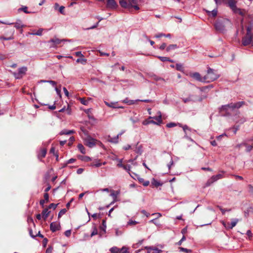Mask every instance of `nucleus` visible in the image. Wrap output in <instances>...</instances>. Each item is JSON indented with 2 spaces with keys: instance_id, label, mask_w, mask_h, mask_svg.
Listing matches in <instances>:
<instances>
[{
  "instance_id": "nucleus-18",
  "label": "nucleus",
  "mask_w": 253,
  "mask_h": 253,
  "mask_svg": "<svg viewBox=\"0 0 253 253\" xmlns=\"http://www.w3.org/2000/svg\"><path fill=\"white\" fill-rule=\"evenodd\" d=\"M13 24H14L15 28L17 29H22L25 27V25L23 24L22 21L20 20H17L16 22Z\"/></svg>"
},
{
  "instance_id": "nucleus-49",
  "label": "nucleus",
  "mask_w": 253,
  "mask_h": 253,
  "mask_svg": "<svg viewBox=\"0 0 253 253\" xmlns=\"http://www.w3.org/2000/svg\"><path fill=\"white\" fill-rule=\"evenodd\" d=\"M179 249L181 251L186 253H190L191 252V251L190 250H188L187 249L184 248L182 247L180 248Z\"/></svg>"
},
{
  "instance_id": "nucleus-21",
  "label": "nucleus",
  "mask_w": 253,
  "mask_h": 253,
  "mask_svg": "<svg viewBox=\"0 0 253 253\" xmlns=\"http://www.w3.org/2000/svg\"><path fill=\"white\" fill-rule=\"evenodd\" d=\"M216 29L219 31H223L224 30V26L220 22H216L215 24Z\"/></svg>"
},
{
  "instance_id": "nucleus-11",
  "label": "nucleus",
  "mask_w": 253,
  "mask_h": 253,
  "mask_svg": "<svg viewBox=\"0 0 253 253\" xmlns=\"http://www.w3.org/2000/svg\"><path fill=\"white\" fill-rule=\"evenodd\" d=\"M155 119L157 122V125H160L162 123V114L161 112L158 111L157 112V116L156 117H150L149 119Z\"/></svg>"
},
{
  "instance_id": "nucleus-12",
  "label": "nucleus",
  "mask_w": 253,
  "mask_h": 253,
  "mask_svg": "<svg viewBox=\"0 0 253 253\" xmlns=\"http://www.w3.org/2000/svg\"><path fill=\"white\" fill-rule=\"evenodd\" d=\"M107 7L111 9H115L117 7V4L114 0H108Z\"/></svg>"
},
{
  "instance_id": "nucleus-3",
  "label": "nucleus",
  "mask_w": 253,
  "mask_h": 253,
  "mask_svg": "<svg viewBox=\"0 0 253 253\" xmlns=\"http://www.w3.org/2000/svg\"><path fill=\"white\" fill-rule=\"evenodd\" d=\"M219 77V75L215 73L212 69H210L208 70L207 75L205 76L204 81L208 82L214 81Z\"/></svg>"
},
{
  "instance_id": "nucleus-8",
  "label": "nucleus",
  "mask_w": 253,
  "mask_h": 253,
  "mask_svg": "<svg viewBox=\"0 0 253 253\" xmlns=\"http://www.w3.org/2000/svg\"><path fill=\"white\" fill-rule=\"evenodd\" d=\"M224 172L222 171L221 173H219L215 175L212 176L207 182V184L210 185L211 184L217 181L218 179L222 178L223 176Z\"/></svg>"
},
{
  "instance_id": "nucleus-51",
  "label": "nucleus",
  "mask_w": 253,
  "mask_h": 253,
  "mask_svg": "<svg viewBox=\"0 0 253 253\" xmlns=\"http://www.w3.org/2000/svg\"><path fill=\"white\" fill-rule=\"evenodd\" d=\"M175 126H176V124L174 123H170L167 125V126L169 128L174 127Z\"/></svg>"
},
{
  "instance_id": "nucleus-25",
  "label": "nucleus",
  "mask_w": 253,
  "mask_h": 253,
  "mask_svg": "<svg viewBox=\"0 0 253 253\" xmlns=\"http://www.w3.org/2000/svg\"><path fill=\"white\" fill-rule=\"evenodd\" d=\"M122 102L127 104L128 105H132L134 104L135 102L137 101V100H129L128 98H126L125 99L122 100Z\"/></svg>"
},
{
  "instance_id": "nucleus-14",
  "label": "nucleus",
  "mask_w": 253,
  "mask_h": 253,
  "mask_svg": "<svg viewBox=\"0 0 253 253\" xmlns=\"http://www.w3.org/2000/svg\"><path fill=\"white\" fill-rule=\"evenodd\" d=\"M111 192L110 196L112 197L113 198V201L110 204V205H112L117 201V198L118 195L120 194V191L112 190Z\"/></svg>"
},
{
  "instance_id": "nucleus-44",
  "label": "nucleus",
  "mask_w": 253,
  "mask_h": 253,
  "mask_svg": "<svg viewBox=\"0 0 253 253\" xmlns=\"http://www.w3.org/2000/svg\"><path fill=\"white\" fill-rule=\"evenodd\" d=\"M79 100H80L82 104L87 105L88 104V101L85 100L84 98H80Z\"/></svg>"
},
{
  "instance_id": "nucleus-47",
  "label": "nucleus",
  "mask_w": 253,
  "mask_h": 253,
  "mask_svg": "<svg viewBox=\"0 0 253 253\" xmlns=\"http://www.w3.org/2000/svg\"><path fill=\"white\" fill-rule=\"evenodd\" d=\"M182 128H183V129L184 131L185 132V134H186V135H185V137H186L187 131V130H190L191 129H190V128H189L188 127V126H186V125L183 126H182Z\"/></svg>"
},
{
  "instance_id": "nucleus-34",
  "label": "nucleus",
  "mask_w": 253,
  "mask_h": 253,
  "mask_svg": "<svg viewBox=\"0 0 253 253\" xmlns=\"http://www.w3.org/2000/svg\"><path fill=\"white\" fill-rule=\"evenodd\" d=\"M43 31L42 29H39L38 31L36 33H29V35H37V36H41L42 35V33Z\"/></svg>"
},
{
  "instance_id": "nucleus-52",
  "label": "nucleus",
  "mask_w": 253,
  "mask_h": 253,
  "mask_svg": "<svg viewBox=\"0 0 253 253\" xmlns=\"http://www.w3.org/2000/svg\"><path fill=\"white\" fill-rule=\"evenodd\" d=\"M119 162V163L117 164V166L120 168H122L123 166L124 165L123 164V160L122 159H119L118 160Z\"/></svg>"
},
{
  "instance_id": "nucleus-60",
  "label": "nucleus",
  "mask_w": 253,
  "mask_h": 253,
  "mask_svg": "<svg viewBox=\"0 0 253 253\" xmlns=\"http://www.w3.org/2000/svg\"><path fill=\"white\" fill-rule=\"evenodd\" d=\"M221 223L222 225L224 226V227L226 228V226L228 225H231L230 223L229 222H226L224 221H221Z\"/></svg>"
},
{
  "instance_id": "nucleus-56",
  "label": "nucleus",
  "mask_w": 253,
  "mask_h": 253,
  "mask_svg": "<svg viewBox=\"0 0 253 253\" xmlns=\"http://www.w3.org/2000/svg\"><path fill=\"white\" fill-rule=\"evenodd\" d=\"M186 239V238L184 236H183L182 238H181V239L177 243V245L178 246H180L181 245L182 242H183L184 241H185Z\"/></svg>"
},
{
  "instance_id": "nucleus-33",
  "label": "nucleus",
  "mask_w": 253,
  "mask_h": 253,
  "mask_svg": "<svg viewBox=\"0 0 253 253\" xmlns=\"http://www.w3.org/2000/svg\"><path fill=\"white\" fill-rule=\"evenodd\" d=\"M74 132V130H62L60 132V134L61 135H63V134H66V135H69V134H72V133H73Z\"/></svg>"
},
{
  "instance_id": "nucleus-64",
  "label": "nucleus",
  "mask_w": 253,
  "mask_h": 253,
  "mask_svg": "<svg viewBox=\"0 0 253 253\" xmlns=\"http://www.w3.org/2000/svg\"><path fill=\"white\" fill-rule=\"evenodd\" d=\"M52 248L51 247H48L45 252V253H52Z\"/></svg>"
},
{
  "instance_id": "nucleus-29",
  "label": "nucleus",
  "mask_w": 253,
  "mask_h": 253,
  "mask_svg": "<svg viewBox=\"0 0 253 253\" xmlns=\"http://www.w3.org/2000/svg\"><path fill=\"white\" fill-rule=\"evenodd\" d=\"M138 181L142 183L144 186H147L149 184V181H144V179L141 177H137Z\"/></svg>"
},
{
  "instance_id": "nucleus-32",
  "label": "nucleus",
  "mask_w": 253,
  "mask_h": 253,
  "mask_svg": "<svg viewBox=\"0 0 253 253\" xmlns=\"http://www.w3.org/2000/svg\"><path fill=\"white\" fill-rule=\"evenodd\" d=\"M243 145L244 147L246 148V151L247 152H249L253 149V145H248L246 143H245Z\"/></svg>"
},
{
  "instance_id": "nucleus-22",
  "label": "nucleus",
  "mask_w": 253,
  "mask_h": 253,
  "mask_svg": "<svg viewBox=\"0 0 253 253\" xmlns=\"http://www.w3.org/2000/svg\"><path fill=\"white\" fill-rule=\"evenodd\" d=\"M102 165V163L100 162L99 160H95L90 165L91 167H99Z\"/></svg>"
},
{
  "instance_id": "nucleus-30",
  "label": "nucleus",
  "mask_w": 253,
  "mask_h": 253,
  "mask_svg": "<svg viewBox=\"0 0 253 253\" xmlns=\"http://www.w3.org/2000/svg\"><path fill=\"white\" fill-rule=\"evenodd\" d=\"M167 37V38H170L171 37V35L169 34H167V35H165L164 34H163V33H160V34H158L157 35H156L155 37L156 38H161V37Z\"/></svg>"
},
{
  "instance_id": "nucleus-24",
  "label": "nucleus",
  "mask_w": 253,
  "mask_h": 253,
  "mask_svg": "<svg viewBox=\"0 0 253 253\" xmlns=\"http://www.w3.org/2000/svg\"><path fill=\"white\" fill-rule=\"evenodd\" d=\"M50 213V211H48V209H45L42 211V216L45 220L48 217L49 214Z\"/></svg>"
},
{
  "instance_id": "nucleus-38",
  "label": "nucleus",
  "mask_w": 253,
  "mask_h": 253,
  "mask_svg": "<svg viewBox=\"0 0 253 253\" xmlns=\"http://www.w3.org/2000/svg\"><path fill=\"white\" fill-rule=\"evenodd\" d=\"M77 63H81L82 64H85L86 63V59L85 58H78L77 59Z\"/></svg>"
},
{
  "instance_id": "nucleus-4",
  "label": "nucleus",
  "mask_w": 253,
  "mask_h": 253,
  "mask_svg": "<svg viewBox=\"0 0 253 253\" xmlns=\"http://www.w3.org/2000/svg\"><path fill=\"white\" fill-rule=\"evenodd\" d=\"M228 6L232 9V10L236 13H239L241 15H243V13L241 10L238 8L236 6V1L235 0H229L228 2Z\"/></svg>"
},
{
  "instance_id": "nucleus-16",
  "label": "nucleus",
  "mask_w": 253,
  "mask_h": 253,
  "mask_svg": "<svg viewBox=\"0 0 253 253\" xmlns=\"http://www.w3.org/2000/svg\"><path fill=\"white\" fill-rule=\"evenodd\" d=\"M190 76L198 81H203V79L201 77V75L199 73L195 72L190 74Z\"/></svg>"
},
{
  "instance_id": "nucleus-1",
  "label": "nucleus",
  "mask_w": 253,
  "mask_h": 253,
  "mask_svg": "<svg viewBox=\"0 0 253 253\" xmlns=\"http://www.w3.org/2000/svg\"><path fill=\"white\" fill-rule=\"evenodd\" d=\"M242 44L244 46L252 44L253 46V20L247 27V34L243 38Z\"/></svg>"
},
{
  "instance_id": "nucleus-41",
  "label": "nucleus",
  "mask_w": 253,
  "mask_h": 253,
  "mask_svg": "<svg viewBox=\"0 0 253 253\" xmlns=\"http://www.w3.org/2000/svg\"><path fill=\"white\" fill-rule=\"evenodd\" d=\"M97 234H98V231H97V228L94 226V227H93V231H92V232H91V233L90 237H93V236L97 235Z\"/></svg>"
},
{
  "instance_id": "nucleus-27",
  "label": "nucleus",
  "mask_w": 253,
  "mask_h": 253,
  "mask_svg": "<svg viewBox=\"0 0 253 253\" xmlns=\"http://www.w3.org/2000/svg\"><path fill=\"white\" fill-rule=\"evenodd\" d=\"M207 12L209 16H212L213 17H215L217 13V11L216 9H213L212 11H208L207 10Z\"/></svg>"
},
{
  "instance_id": "nucleus-13",
  "label": "nucleus",
  "mask_w": 253,
  "mask_h": 253,
  "mask_svg": "<svg viewBox=\"0 0 253 253\" xmlns=\"http://www.w3.org/2000/svg\"><path fill=\"white\" fill-rule=\"evenodd\" d=\"M239 221V219L237 218H233L231 219V222L230 223L231 225H228L226 226V229L229 230L232 229L234 227H235L237 223Z\"/></svg>"
},
{
  "instance_id": "nucleus-62",
  "label": "nucleus",
  "mask_w": 253,
  "mask_h": 253,
  "mask_svg": "<svg viewBox=\"0 0 253 253\" xmlns=\"http://www.w3.org/2000/svg\"><path fill=\"white\" fill-rule=\"evenodd\" d=\"M44 200H45L46 201V202H47L48 201L49 196H48V194L47 193H44Z\"/></svg>"
},
{
  "instance_id": "nucleus-28",
  "label": "nucleus",
  "mask_w": 253,
  "mask_h": 253,
  "mask_svg": "<svg viewBox=\"0 0 253 253\" xmlns=\"http://www.w3.org/2000/svg\"><path fill=\"white\" fill-rule=\"evenodd\" d=\"M147 249H148V253H159L160 252H161V250L156 248L153 249L152 248L149 247L147 248Z\"/></svg>"
},
{
  "instance_id": "nucleus-42",
  "label": "nucleus",
  "mask_w": 253,
  "mask_h": 253,
  "mask_svg": "<svg viewBox=\"0 0 253 253\" xmlns=\"http://www.w3.org/2000/svg\"><path fill=\"white\" fill-rule=\"evenodd\" d=\"M138 222L135 220H129L127 222V225H135Z\"/></svg>"
},
{
  "instance_id": "nucleus-58",
  "label": "nucleus",
  "mask_w": 253,
  "mask_h": 253,
  "mask_svg": "<svg viewBox=\"0 0 253 253\" xmlns=\"http://www.w3.org/2000/svg\"><path fill=\"white\" fill-rule=\"evenodd\" d=\"M152 215L156 216V218H158L162 216V214L159 212L153 213Z\"/></svg>"
},
{
  "instance_id": "nucleus-5",
  "label": "nucleus",
  "mask_w": 253,
  "mask_h": 253,
  "mask_svg": "<svg viewBox=\"0 0 253 253\" xmlns=\"http://www.w3.org/2000/svg\"><path fill=\"white\" fill-rule=\"evenodd\" d=\"M84 144L88 147L92 148L96 145L97 140L93 138L90 136H86L84 138Z\"/></svg>"
},
{
  "instance_id": "nucleus-40",
  "label": "nucleus",
  "mask_w": 253,
  "mask_h": 253,
  "mask_svg": "<svg viewBox=\"0 0 253 253\" xmlns=\"http://www.w3.org/2000/svg\"><path fill=\"white\" fill-rule=\"evenodd\" d=\"M176 70L180 71H182L183 70V65L181 64H176Z\"/></svg>"
},
{
  "instance_id": "nucleus-50",
  "label": "nucleus",
  "mask_w": 253,
  "mask_h": 253,
  "mask_svg": "<svg viewBox=\"0 0 253 253\" xmlns=\"http://www.w3.org/2000/svg\"><path fill=\"white\" fill-rule=\"evenodd\" d=\"M132 148L131 145L129 144H127L123 147V149L125 150H128Z\"/></svg>"
},
{
  "instance_id": "nucleus-61",
  "label": "nucleus",
  "mask_w": 253,
  "mask_h": 253,
  "mask_svg": "<svg viewBox=\"0 0 253 253\" xmlns=\"http://www.w3.org/2000/svg\"><path fill=\"white\" fill-rule=\"evenodd\" d=\"M75 54L77 56L84 57L83 54L82 53V52L81 51L76 52H75Z\"/></svg>"
},
{
  "instance_id": "nucleus-23",
  "label": "nucleus",
  "mask_w": 253,
  "mask_h": 253,
  "mask_svg": "<svg viewBox=\"0 0 253 253\" xmlns=\"http://www.w3.org/2000/svg\"><path fill=\"white\" fill-rule=\"evenodd\" d=\"M46 154V150L44 148H42L40 150V152L38 154V157L39 158H44Z\"/></svg>"
},
{
  "instance_id": "nucleus-39",
  "label": "nucleus",
  "mask_w": 253,
  "mask_h": 253,
  "mask_svg": "<svg viewBox=\"0 0 253 253\" xmlns=\"http://www.w3.org/2000/svg\"><path fill=\"white\" fill-rule=\"evenodd\" d=\"M122 168H123V169L127 171L128 173H129V171H130L131 167L129 165H124L123 166Z\"/></svg>"
},
{
  "instance_id": "nucleus-37",
  "label": "nucleus",
  "mask_w": 253,
  "mask_h": 253,
  "mask_svg": "<svg viewBox=\"0 0 253 253\" xmlns=\"http://www.w3.org/2000/svg\"><path fill=\"white\" fill-rule=\"evenodd\" d=\"M152 184L157 187L162 185V184H161L160 182H159L158 181L156 180L155 179H153L152 181Z\"/></svg>"
},
{
  "instance_id": "nucleus-46",
  "label": "nucleus",
  "mask_w": 253,
  "mask_h": 253,
  "mask_svg": "<svg viewBox=\"0 0 253 253\" xmlns=\"http://www.w3.org/2000/svg\"><path fill=\"white\" fill-rule=\"evenodd\" d=\"M158 58L160 59L162 61H168V60H169V58L167 57H164V56H158Z\"/></svg>"
},
{
  "instance_id": "nucleus-6",
  "label": "nucleus",
  "mask_w": 253,
  "mask_h": 253,
  "mask_svg": "<svg viewBox=\"0 0 253 253\" xmlns=\"http://www.w3.org/2000/svg\"><path fill=\"white\" fill-rule=\"evenodd\" d=\"M27 71V68L26 67H22L18 69L17 72H13V75L16 79H21L26 74Z\"/></svg>"
},
{
  "instance_id": "nucleus-55",
  "label": "nucleus",
  "mask_w": 253,
  "mask_h": 253,
  "mask_svg": "<svg viewBox=\"0 0 253 253\" xmlns=\"http://www.w3.org/2000/svg\"><path fill=\"white\" fill-rule=\"evenodd\" d=\"M55 90L60 98L61 97V90L57 87H55Z\"/></svg>"
},
{
  "instance_id": "nucleus-43",
  "label": "nucleus",
  "mask_w": 253,
  "mask_h": 253,
  "mask_svg": "<svg viewBox=\"0 0 253 253\" xmlns=\"http://www.w3.org/2000/svg\"><path fill=\"white\" fill-rule=\"evenodd\" d=\"M231 104L223 105L221 107V109L223 110H228L229 108H232L231 107Z\"/></svg>"
},
{
  "instance_id": "nucleus-10",
  "label": "nucleus",
  "mask_w": 253,
  "mask_h": 253,
  "mask_svg": "<svg viewBox=\"0 0 253 253\" xmlns=\"http://www.w3.org/2000/svg\"><path fill=\"white\" fill-rule=\"evenodd\" d=\"M65 41L64 40H60L58 38H54L52 39H51L48 41L49 43H51L50 46L54 47L55 45L60 44L62 42Z\"/></svg>"
},
{
  "instance_id": "nucleus-35",
  "label": "nucleus",
  "mask_w": 253,
  "mask_h": 253,
  "mask_svg": "<svg viewBox=\"0 0 253 253\" xmlns=\"http://www.w3.org/2000/svg\"><path fill=\"white\" fill-rule=\"evenodd\" d=\"M105 104L107 106H108L109 107L114 108H121V107H117V106H115V105L116 103H114V102H112V103H109L105 101Z\"/></svg>"
},
{
  "instance_id": "nucleus-45",
  "label": "nucleus",
  "mask_w": 253,
  "mask_h": 253,
  "mask_svg": "<svg viewBox=\"0 0 253 253\" xmlns=\"http://www.w3.org/2000/svg\"><path fill=\"white\" fill-rule=\"evenodd\" d=\"M66 212V209H62L61 210L60 212L58 213V217H60L62 215H63V214H64Z\"/></svg>"
},
{
  "instance_id": "nucleus-17",
  "label": "nucleus",
  "mask_w": 253,
  "mask_h": 253,
  "mask_svg": "<svg viewBox=\"0 0 253 253\" xmlns=\"http://www.w3.org/2000/svg\"><path fill=\"white\" fill-rule=\"evenodd\" d=\"M135 153L139 155H141L142 153V146L141 145H139L138 142L135 145V148L134 149Z\"/></svg>"
},
{
  "instance_id": "nucleus-15",
  "label": "nucleus",
  "mask_w": 253,
  "mask_h": 253,
  "mask_svg": "<svg viewBox=\"0 0 253 253\" xmlns=\"http://www.w3.org/2000/svg\"><path fill=\"white\" fill-rule=\"evenodd\" d=\"M198 100L196 97H195L193 95H190L189 97L187 98H184L183 99V101L185 103L189 102H194Z\"/></svg>"
},
{
  "instance_id": "nucleus-20",
  "label": "nucleus",
  "mask_w": 253,
  "mask_h": 253,
  "mask_svg": "<svg viewBox=\"0 0 253 253\" xmlns=\"http://www.w3.org/2000/svg\"><path fill=\"white\" fill-rule=\"evenodd\" d=\"M178 46L176 44H170L166 48V51L167 52H170L171 50H175L176 49L178 48Z\"/></svg>"
},
{
  "instance_id": "nucleus-19",
  "label": "nucleus",
  "mask_w": 253,
  "mask_h": 253,
  "mask_svg": "<svg viewBox=\"0 0 253 253\" xmlns=\"http://www.w3.org/2000/svg\"><path fill=\"white\" fill-rule=\"evenodd\" d=\"M120 135H121V133H119L116 136L114 137H111L110 136H109L108 140L109 142L117 143L118 142L119 137Z\"/></svg>"
},
{
  "instance_id": "nucleus-48",
  "label": "nucleus",
  "mask_w": 253,
  "mask_h": 253,
  "mask_svg": "<svg viewBox=\"0 0 253 253\" xmlns=\"http://www.w3.org/2000/svg\"><path fill=\"white\" fill-rule=\"evenodd\" d=\"M64 8L65 7L63 6H61L59 7L58 10L62 14H65L64 13Z\"/></svg>"
},
{
  "instance_id": "nucleus-63",
  "label": "nucleus",
  "mask_w": 253,
  "mask_h": 253,
  "mask_svg": "<svg viewBox=\"0 0 253 253\" xmlns=\"http://www.w3.org/2000/svg\"><path fill=\"white\" fill-rule=\"evenodd\" d=\"M166 47V44L165 43H163L160 46L159 48L161 50H164Z\"/></svg>"
},
{
  "instance_id": "nucleus-54",
  "label": "nucleus",
  "mask_w": 253,
  "mask_h": 253,
  "mask_svg": "<svg viewBox=\"0 0 253 253\" xmlns=\"http://www.w3.org/2000/svg\"><path fill=\"white\" fill-rule=\"evenodd\" d=\"M105 220H103V223H102L103 226L101 227V229L102 230V231L104 233L106 232V226L105 224Z\"/></svg>"
},
{
  "instance_id": "nucleus-36",
  "label": "nucleus",
  "mask_w": 253,
  "mask_h": 253,
  "mask_svg": "<svg viewBox=\"0 0 253 253\" xmlns=\"http://www.w3.org/2000/svg\"><path fill=\"white\" fill-rule=\"evenodd\" d=\"M80 158L83 161L89 162L91 161V158L88 156H81Z\"/></svg>"
},
{
  "instance_id": "nucleus-2",
  "label": "nucleus",
  "mask_w": 253,
  "mask_h": 253,
  "mask_svg": "<svg viewBox=\"0 0 253 253\" xmlns=\"http://www.w3.org/2000/svg\"><path fill=\"white\" fill-rule=\"evenodd\" d=\"M120 4L122 7L125 8L129 9L133 7L135 10L139 9L137 0H121Z\"/></svg>"
},
{
  "instance_id": "nucleus-9",
  "label": "nucleus",
  "mask_w": 253,
  "mask_h": 253,
  "mask_svg": "<svg viewBox=\"0 0 253 253\" xmlns=\"http://www.w3.org/2000/svg\"><path fill=\"white\" fill-rule=\"evenodd\" d=\"M61 226L60 223L53 222L50 223V229L52 232H54L56 231L60 230Z\"/></svg>"
},
{
  "instance_id": "nucleus-7",
  "label": "nucleus",
  "mask_w": 253,
  "mask_h": 253,
  "mask_svg": "<svg viewBox=\"0 0 253 253\" xmlns=\"http://www.w3.org/2000/svg\"><path fill=\"white\" fill-rule=\"evenodd\" d=\"M111 253H129L128 249L126 247H123L119 249L116 247H114L110 249Z\"/></svg>"
},
{
  "instance_id": "nucleus-31",
  "label": "nucleus",
  "mask_w": 253,
  "mask_h": 253,
  "mask_svg": "<svg viewBox=\"0 0 253 253\" xmlns=\"http://www.w3.org/2000/svg\"><path fill=\"white\" fill-rule=\"evenodd\" d=\"M78 148L80 152L83 154L85 153V148L82 144H79L78 145Z\"/></svg>"
},
{
  "instance_id": "nucleus-26",
  "label": "nucleus",
  "mask_w": 253,
  "mask_h": 253,
  "mask_svg": "<svg viewBox=\"0 0 253 253\" xmlns=\"http://www.w3.org/2000/svg\"><path fill=\"white\" fill-rule=\"evenodd\" d=\"M243 103V102H239L234 104L231 103V107L232 109L239 108L242 106Z\"/></svg>"
},
{
  "instance_id": "nucleus-53",
  "label": "nucleus",
  "mask_w": 253,
  "mask_h": 253,
  "mask_svg": "<svg viewBox=\"0 0 253 253\" xmlns=\"http://www.w3.org/2000/svg\"><path fill=\"white\" fill-rule=\"evenodd\" d=\"M64 234L67 237H70L71 235V230H68L66 231L64 233Z\"/></svg>"
},
{
  "instance_id": "nucleus-59",
  "label": "nucleus",
  "mask_w": 253,
  "mask_h": 253,
  "mask_svg": "<svg viewBox=\"0 0 253 253\" xmlns=\"http://www.w3.org/2000/svg\"><path fill=\"white\" fill-rule=\"evenodd\" d=\"M19 10H23L26 13H29V12L27 11V7L26 6L23 7L19 9Z\"/></svg>"
},
{
  "instance_id": "nucleus-57",
  "label": "nucleus",
  "mask_w": 253,
  "mask_h": 253,
  "mask_svg": "<svg viewBox=\"0 0 253 253\" xmlns=\"http://www.w3.org/2000/svg\"><path fill=\"white\" fill-rule=\"evenodd\" d=\"M63 91H64V93H65V95H66L67 97H68L69 96V93L68 91V90H67V89H66V87H64L63 88Z\"/></svg>"
}]
</instances>
